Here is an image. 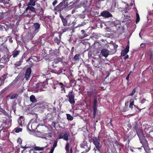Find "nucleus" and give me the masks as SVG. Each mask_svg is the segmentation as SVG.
Instances as JSON below:
<instances>
[{
    "mask_svg": "<svg viewBox=\"0 0 153 153\" xmlns=\"http://www.w3.org/2000/svg\"><path fill=\"white\" fill-rule=\"evenodd\" d=\"M33 30H31L30 32V37L31 38L37 33L39 30L40 25L38 23H34L33 26Z\"/></svg>",
    "mask_w": 153,
    "mask_h": 153,
    "instance_id": "obj_1",
    "label": "nucleus"
},
{
    "mask_svg": "<svg viewBox=\"0 0 153 153\" xmlns=\"http://www.w3.org/2000/svg\"><path fill=\"white\" fill-rule=\"evenodd\" d=\"M33 87L35 89L33 91L34 92L37 93L39 91H41L45 90L46 88L45 85L42 83H37L35 85H34Z\"/></svg>",
    "mask_w": 153,
    "mask_h": 153,
    "instance_id": "obj_2",
    "label": "nucleus"
},
{
    "mask_svg": "<svg viewBox=\"0 0 153 153\" xmlns=\"http://www.w3.org/2000/svg\"><path fill=\"white\" fill-rule=\"evenodd\" d=\"M135 125L134 126V129L137 131V134L140 139L143 137V134L142 129L140 128L138 129L137 123L135 122Z\"/></svg>",
    "mask_w": 153,
    "mask_h": 153,
    "instance_id": "obj_3",
    "label": "nucleus"
},
{
    "mask_svg": "<svg viewBox=\"0 0 153 153\" xmlns=\"http://www.w3.org/2000/svg\"><path fill=\"white\" fill-rule=\"evenodd\" d=\"M92 140L94 144L95 145L96 149L98 150H100V140L98 137H93Z\"/></svg>",
    "mask_w": 153,
    "mask_h": 153,
    "instance_id": "obj_4",
    "label": "nucleus"
},
{
    "mask_svg": "<svg viewBox=\"0 0 153 153\" xmlns=\"http://www.w3.org/2000/svg\"><path fill=\"white\" fill-rule=\"evenodd\" d=\"M68 101L72 105H74L75 103V101L74 100V96L73 93L72 91H69L68 93V95H66V97H68Z\"/></svg>",
    "mask_w": 153,
    "mask_h": 153,
    "instance_id": "obj_5",
    "label": "nucleus"
},
{
    "mask_svg": "<svg viewBox=\"0 0 153 153\" xmlns=\"http://www.w3.org/2000/svg\"><path fill=\"white\" fill-rule=\"evenodd\" d=\"M80 146L81 148L85 150V152L89 151L91 149V146L90 145L88 146L87 142L84 140L81 144Z\"/></svg>",
    "mask_w": 153,
    "mask_h": 153,
    "instance_id": "obj_6",
    "label": "nucleus"
},
{
    "mask_svg": "<svg viewBox=\"0 0 153 153\" xmlns=\"http://www.w3.org/2000/svg\"><path fill=\"white\" fill-rule=\"evenodd\" d=\"M27 7L26 8L25 11H27L28 10H30L31 12L33 13V16H34L36 13V11L35 9L32 6H27Z\"/></svg>",
    "mask_w": 153,
    "mask_h": 153,
    "instance_id": "obj_7",
    "label": "nucleus"
},
{
    "mask_svg": "<svg viewBox=\"0 0 153 153\" xmlns=\"http://www.w3.org/2000/svg\"><path fill=\"white\" fill-rule=\"evenodd\" d=\"M101 15L105 18H108L112 16V14L107 11H104L101 13Z\"/></svg>",
    "mask_w": 153,
    "mask_h": 153,
    "instance_id": "obj_8",
    "label": "nucleus"
},
{
    "mask_svg": "<svg viewBox=\"0 0 153 153\" xmlns=\"http://www.w3.org/2000/svg\"><path fill=\"white\" fill-rule=\"evenodd\" d=\"M62 3H60L55 8V9L57 11H60L62 10L64 8H65L66 7H65V5L66 4H65V5H63L62 4Z\"/></svg>",
    "mask_w": 153,
    "mask_h": 153,
    "instance_id": "obj_9",
    "label": "nucleus"
},
{
    "mask_svg": "<svg viewBox=\"0 0 153 153\" xmlns=\"http://www.w3.org/2000/svg\"><path fill=\"white\" fill-rule=\"evenodd\" d=\"M31 72V70L30 68H28L26 71L25 75V78L26 80H28L30 79Z\"/></svg>",
    "mask_w": 153,
    "mask_h": 153,
    "instance_id": "obj_10",
    "label": "nucleus"
},
{
    "mask_svg": "<svg viewBox=\"0 0 153 153\" xmlns=\"http://www.w3.org/2000/svg\"><path fill=\"white\" fill-rule=\"evenodd\" d=\"M100 54L102 55V56L106 58L109 54V51L107 49H103L101 50Z\"/></svg>",
    "mask_w": 153,
    "mask_h": 153,
    "instance_id": "obj_11",
    "label": "nucleus"
},
{
    "mask_svg": "<svg viewBox=\"0 0 153 153\" xmlns=\"http://www.w3.org/2000/svg\"><path fill=\"white\" fill-rule=\"evenodd\" d=\"M129 51V46L127 45L126 48L123 50H122L121 52V55L123 56H126Z\"/></svg>",
    "mask_w": 153,
    "mask_h": 153,
    "instance_id": "obj_12",
    "label": "nucleus"
},
{
    "mask_svg": "<svg viewBox=\"0 0 153 153\" xmlns=\"http://www.w3.org/2000/svg\"><path fill=\"white\" fill-rule=\"evenodd\" d=\"M18 122L20 126H23L25 124V120L24 117L22 116L20 117L18 119Z\"/></svg>",
    "mask_w": 153,
    "mask_h": 153,
    "instance_id": "obj_13",
    "label": "nucleus"
},
{
    "mask_svg": "<svg viewBox=\"0 0 153 153\" xmlns=\"http://www.w3.org/2000/svg\"><path fill=\"white\" fill-rule=\"evenodd\" d=\"M4 106L2 104H0V114H4L6 116H8L7 113L3 109Z\"/></svg>",
    "mask_w": 153,
    "mask_h": 153,
    "instance_id": "obj_14",
    "label": "nucleus"
},
{
    "mask_svg": "<svg viewBox=\"0 0 153 153\" xmlns=\"http://www.w3.org/2000/svg\"><path fill=\"white\" fill-rule=\"evenodd\" d=\"M59 50L55 49V50H52L51 49L49 50V53L50 54L53 53L54 55L56 56H58L59 54Z\"/></svg>",
    "mask_w": 153,
    "mask_h": 153,
    "instance_id": "obj_15",
    "label": "nucleus"
},
{
    "mask_svg": "<svg viewBox=\"0 0 153 153\" xmlns=\"http://www.w3.org/2000/svg\"><path fill=\"white\" fill-rule=\"evenodd\" d=\"M9 76V75L8 74H5L3 75V76H2L1 77H0V80L1 81H6V82L7 81L6 79L7 78H8V77Z\"/></svg>",
    "mask_w": 153,
    "mask_h": 153,
    "instance_id": "obj_16",
    "label": "nucleus"
},
{
    "mask_svg": "<svg viewBox=\"0 0 153 153\" xmlns=\"http://www.w3.org/2000/svg\"><path fill=\"white\" fill-rule=\"evenodd\" d=\"M36 0H30L29 1L27 4V6H34L36 4Z\"/></svg>",
    "mask_w": 153,
    "mask_h": 153,
    "instance_id": "obj_17",
    "label": "nucleus"
},
{
    "mask_svg": "<svg viewBox=\"0 0 153 153\" xmlns=\"http://www.w3.org/2000/svg\"><path fill=\"white\" fill-rule=\"evenodd\" d=\"M101 62L98 60H97L93 62V65L95 67H99Z\"/></svg>",
    "mask_w": 153,
    "mask_h": 153,
    "instance_id": "obj_18",
    "label": "nucleus"
},
{
    "mask_svg": "<svg viewBox=\"0 0 153 153\" xmlns=\"http://www.w3.org/2000/svg\"><path fill=\"white\" fill-rule=\"evenodd\" d=\"M60 17L62 19L63 25L64 26H67L68 24L66 19H65L63 18L61 15H60Z\"/></svg>",
    "mask_w": 153,
    "mask_h": 153,
    "instance_id": "obj_19",
    "label": "nucleus"
},
{
    "mask_svg": "<svg viewBox=\"0 0 153 153\" xmlns=\"http://www.w3.org/2000/svg\"><path fill=\"white\" fill-rule=\"evenodd\" d=\"M9 61V59L7 58H2L0 60V63H3L6 64Z\"/></svg>",
    "mask_w": 153,
    "mask_h": 153,
    "instance_id": "obj_20",
    "label": "nucleus"
},
{
    "mask_svg": "<svg viewBox=\"0 0 153 153\" xmlns=\"http://www.w3.org/2000/svg\"><path fill=\"white\" fill-rule=\"evenodd\" d=\"M30 101L32 102L35 103L37 102L35 96L33 95H31L30 97Z\"/></svg>",
    "mask_w": 153,
    "mask_h": 153,
    "instance_id": "obj_21",
    "label": "nucleus"
},
{
    "mask_svg": "<svg viewBox=\"0 0 153 153\" xmlns=\"http://www.w3.org/2000/svg\"><path fill=\"white\" fill-rule=\"evenodd\" d=\"M59 39L58 38L56 37L55 38L54 40V42L56 43L58 45H59L61 42V41L60 40L61 38V36L60 35H59Z\"/></svg>",
    "mask_w": 153,
    "mask_h": 153,
    "instance_id": "obj_22",
    "label": "nucleus"
},
{
    "mask_svg": "<svg viewBox=\"0 0 153 153\" xmlns=\"http://www.w3.org/2000/svg\"><path fill=\"white\" fill-rule=\"evenodd\" d=\"M20 51H14L13 52V53L11 56H13V58H15L19 54Z\"/></svg>",
    "mask_w": 153,
    "mask_h": 153,
    "instance_id": "obj_23",
    "label": "nucleus"
},
{
    "mask_svg": "<svg viewBox=\"0 0 153 153\" xmlns=\"http://www.w3.org/2000/svg\"><path fill=\"white\" fill-rule=\"evenodd\" d=\"M25 13L26 14V15H27L29 17H33L34 16H33V13L31 12L30 10L28 11H26L25 10Z\"/></svg>",
    "mask_w": 153,
    "mask_h": 153,
    "instance_id": "obj_24",
    "label": "nucleus"
},
{
    "mask_svg": "<svg viewBox=\"0 0 153 153\" xmlns=\"http://www.w3.org/2000/svg\"><path fill=\"white\" fill-rule=\"evenodd\" d=\"M60 138H63L64 140L68 141V135L66 133L62 136H60Z\"/></svg>",
    "mask_w": 153,
    "mask_h": 153,
    "instance_id": "obj_25",
    "label": "nucleus"
},
{
    "mask_svg": "<svg viewBox=\"0 0 153 153\" xmlns=\"http://www.w3.org/2000/svg\"><path fill=\"white\" fill-rule=\"evenodd\" d=\"M97 98L96 97H95L94 98V100L93 102V108H97Z\"/></svg>",
    "mask_w": 153,
    "mask_h": 153,
    "instance_id": "obj_26",
    "label": "nucleus"
},
{
    "mask_svg": "<svg viewBox=\"0 0 153 153\" xmlns=\"http://www.w3.org/2000/svg\"><path fill=\"white\" fill-rule=\"evenodd\" d=\"M34 149L36 151H42L45 149V147L35 146L34 147Z\"/></svg>",
    "mask_w": 153,
    "mask_h": 153,
    "instance_id": "obj_27",
    "label": "nucleus"
},
{
    "mask_svg": "<svg viewBox=\"0 0 153 153\" xmlns=\"http://www.w3.org/2000/svg\"><path fill=\"white\" fill-rule=\"evenodd\" d=\"M18 94L16 93H13L12 94L10 98V99H16L18 96Z\"/></svg>",
    "mask_w": 153,
    "mask_h": 153,
    "instance_id": "obj_28",
    "label": "nucleus"
},
{
    "mask_svg": "<svg viewBox=\"0 0 153 153\" xmlns=\"http://www.w3.org/2000/svg\"><path fill=\"white\" fill-rule=\"evenodd\" d=\"M23 57H22L21 58V59L19 61L16 62L15 64L16 67L17 66H19L21 65V63L23 62Z\"/></svg>",
    "mask_w": 153,
    "mask_h": 153,
    "instance_id": "obj_29",
    "label": "nucleus"
},
{
    "mask_svg": "<svg viewBox=\"0 0 153 153\" xmlns=\"http://www.w3.org/2000/svg\"><path fill=\"white\" fill-rule=\"evenodd\" d=\"M66 115H67V118L68 120L71 121L73 120V117L70 114H67Z\"/></svg>",
    "mask_w": 153,
    "mask_h": 153,
    "instance_id": "obj_30",
    "label": "nucleus"
},
{
    "mask_svg": "<svg viewBox=\"0 0 153 153\" xmlns=\"http://www.w3.org/2000/svg\"><path fill=\"white\" fill-rule=\"evenodd\" d=\"M68 0H62V1L60 3H62V4L63 5H65V4H66V5H65V7H66L68 5Z\"/></svg>",
    "mask_w": 153,
    "mask_h": 153,
    "instance_id": "obj_31",
    "label": "nucleus"
},
{
    "mask_svg": "<svg viewBox=\"0 0 153 153\" xmlns=\"http://www.w3.org/2000/svg\"><path fill=\"white\" fill-rule=\"evenodd\" d=\"M74 59L76 61H78L79 59V55L78 54L76 55L74 58Z\"/></svg>",
    "mask_w": 153,
    "mask_h": 153,
    "instance_id": "obj_32",
    "label": "nucleus"
},
{
    "mask_svg": "<svg viewBox=\"0 0 153 153\" xmlns=\"http://www.w3.org/2000/svg\"><path fill=\"white\" fill-rule=\"evenodd\" d=\"M136 23H137L140 20V18L139 16L138 13H136Z\"/></svg>",
    "mask_w": 153,
    "mask_h": 153,
    "instance_id": "obj_33",
    "label": "nucleus"
},
{
    "mask_svg": "<svg viewBox=\"0 0 153 153\" xmlns=\"http://www.w3.org/2000/svg\"><path fill=\"white\" fill-rule=\"evenodd\" d=\"M57 140L55 141L53 143V146L51 149L54 150V149L57 146Z\"/></svg>",
    "mask_w": 153,
    "mask_h": 153,
    "instance_id": "obj_34",
    "label": "nucleus"
},
{
    "mask_svg": "<svg viewBox=\"0 0 153 153\" xmlns=\"http://www.w3.org/2000/svg\"><path fill=\"white\" fill-rule=\"evenodd\" d=\"M22 128H16L14 129V131H15L16 133H18L20 131H22Z\"/></svg>",
    "mask_w": 153,
    "mask_h": 153,
    "instance_id": "obj_35",
    "label": "nucleus"
},
{
    "mask_svg": "<svg viewBox=\"0 0 153 153\" xmlns=\"http://www.w3.org/2000/svg\"><path fill=\"white\" fill-rule=\"evenodd\" d=\"M134 101H132V102H131L129 104V107L131 108V109H132L133 108V105H134Z\"/></svg>",
    "mask_w": 153,
    "mask_h": 153,
    "instance_id": "obj_36",
    "label": "nucleus"
},
{
    "mask_svg": "<svg viewBox=\"0 0 153 153\" xmlns=\"http://www.w3.org/2000/svg\"><path fill=\"white\" fill-rule=\"evenodd\" d=\"M97 109V108H93V116L94 118H95Z\"/></svg>",
    "mask_w": 153,
    "mask_h": 153,
    "instance_id": "obj_37",
    "label": "nucleus"
},
{
    "mask_svg": "<svg viewBox=\"0 0 153 153\" xmlns=\"http://www.w3.org/2000/svg\"><path fill=\"white\" fill-rule=\"evenodd\" d=\"M69 144L68 143H67L66 145L65 146V150L66 152H68L69 151Z\"/></svg>",
    "mask_w": 153,
    "mask_h": 153,
    "instance_id": "obj_38",
    "label": "nucleus"
},
{
    "mask_svg": "<svg viewBox=\"0 0 153 153\" xmlns=\"http://www.w3.org/2000/svg\"><path fill=\"white\" fill-rule=\"evenodd\" d=\"M17 142L18 143H19V144H21L22 142V139L20 138H19L17 140Z\"/></svg>",
    "mask_w": 153,
    "mask_h": 153,
    "instance_id": "obj_39",
    "label": "nucleus"
},
{
    "mask_svg": "<svg viewBox=\"0 0 153 153\" xmlns=\"http://www.w3.org/2000/svg\"><path fill=\"white\" fill-rule=\"evenodd\" d=\"M4 28L5 29L6 31H7L9 30V28H10L9 26L8 27H7L6 24L4 26Z\"/></svg>",
    "mask_w": 153,
    "mask_h": 153,
    "instance_id": "obj_40",
    "label": "nucleus"
},
{
    "mask_svg": "<svg viewBox=\"0 0 153 153\" xmlns=\"http://www.w3.org/2000/svg\"><path fill=\"white\" fill-rule=\"evenodd\" d=\"M136 92V90L135 89H134L132 90L131 93L129 94L130 96H133Z\"/></svg>",
    "mask_w": 153,
    "mask_h": 153,
    "instance_id": "obj_41",
    "label": "nucleus"
},
{
    "mask_svg": "<svg viewBox=\"0 0 153 153\" xmlns=\"http://www.w3.org/2000/svg\"><path fill=\"white\" fill-rule=\"evenodd\" d=\"M88 94L89 96L91 97L93 95V92L92 91H88Z\"/></svg>",
    "mask_w": 153,
    "mask_h": 153,
    "instance_id": "obj_42",
    "label": "nucleus"
},
{
    "mask_svg": "<svg viewBox=\"0 0 153 153\" xmlns=\"http://www.w3.org/2000/svg\"><path fill=\"white\" fill-rule=\"evenodd\" d=\"M85 16L84 14H81L79 15V17L81 19H84L85 18Z\"/></svg>",
    "mask_w": 153,
    "mask_h": 153,
    "instance_id": "obj_43",
    "label": "nucleus"
},
{
    "mask_svg": "<svg viewBox=\"0 0 153 153\" xmlns=\"http://www.w3.org/2000/svg\"><path fill=\"white\" fill-rule=\"evenodd\" d=\"M57 3V0H55L53 2L52 4L53 6H54Z\"/></svg>",
    "mask_w": 153,
    "mask_h": 153,
    "instance_id": "obj_44",
    "label": "nucleus"
},
{
    "mask_svg": "<svg viewBox=\"0 0 153 153\" xmlns=\"http://www.w3.org/2000/svg\"><path fill=\"white\" fill-rule=\"evenodd\" d=\"M146 46L145 43H142L140 44V46L142 48H143Z\"/></svg>",
    "mask_w": 153,
    "mask_h": 153,
    "instance_id": "obj_45",
    "label": "nucleus"
},
{
    "mask_svg": "<svg viewBox=\"0 0 153 153\" xmlns=\"http://www.w3.org/2000/svg\"><path fill=\"white\" fill-rule=\"evenodd\" d=\"M4 49L5 51H6L7 52H8L9 49L7 48V45H5L4 46Z\"/></svg>",
    "mask_w": 153,
    "mask_h": 153,
    "instance_id": "obj_46",
    "label": "nucleus"
},
{
    "mask_svg": "<svg viewBox=\"0 0 153 153\" xmlns=\"http://www.w3.org/2000/svg\"><path fill=\"white\" fill-rule=\"evenodd\" d=\"M10 97V95H8L7 96V97H6L5 100L6 101L7 103V101H9V99H8V97Z\"/></svg>",
    "mask_w": 153,
    "mask_h": 153,
    "instance_id": "obj_47",
    "label": "nucleus"
},
{
    "mask_svg": "<svg viewBox=\"0 0 153 153\" xmlns=\"http://www.w3.org/2000/svg\"><path fill=\"white\" fill-rule=\"evenodd\" d=\"M30 153H37V152H35L33 150H30L29 151Z\"/></svg>",
    "mask_w": 153,
    "mask_h": 153,
    "instance_id": "obj_48",
    "label": "nucleus"
},
{
    "mask_svg": "<svg viewBox=\"0 0 153 153\" xmlns=\"http://www.w3.org/2000/svg\"><path fill=\"white\" fill-rule=\"evenodd\" d=\"M61 90H62V92H65V90L64 89V87H63V86L62 87H61Z\"/></svg>",
    "mask_w": 153,
    "mask_h": 153,
    "instance_id": "obj_49",
    "label": "nucleus"
},
{
    "mask_svg": "<svg viewBox=\"0 0 153 153\" xmlns=\"http://www.w3.org/2000/svg\"><path fill=\"white\" fill-rule=\"evenodd\" d=\"M54 151V150L53 149H51L50 151L48 153H53Z\"/></svg>",
    "mask_w": 153,
    "mask_h": 153,
    "instance_id": "obj_50",
    "label": "nucleus"
},
{
    "mask_svg": "<svg viewBox=\"0 0 153 153\" xmlns=\"http://www.w3.org/2000/svg\"><path fill=\"white\" fill-rule=\"evenodd\" d=\"M59 85L61 87L63 86V84L61 82L59 83Z\"/></svg>",
    "mask_w": 153,
    "mask_h": 153,
    "instance_id": "obj_51",
    "label": "nucleus"
},
{
    "mask_svg": "<svg viewBox=\"0 0 153 153\" xmlns=\"http://www.w3.org/2000/svg\"><path fill=\"white\" fill-rule=\"evenodd\" d=\"M130 74H128V76H127V77L126 78V80H128V79H129V76Z\"/></svg>",
    "mask_w": 153,
    "mask_h": 153,
    "instance_id": "obj_52",
    "label": "nucleus"
},
{
    "mask_svg": "<svg viewBox=\"0 0 153 153\" xmlns=\"http://www.w3.org/2000/svg\"><path fill=\"white\" fill-rule=\"evenodd\" d=\"M39 107H40L39 108H45V106H43V105H42V106L40 105Z\"/></svg>",
    "mask_w": 153,
    "mask_h": 153,
    "instance_id": "obj_53",
    "label": "nucleus"
},
{
    "mask_svg": "<svg viewBox=\"0 0 153 153\" xmlns=\"http://www.w3.org/2000/svg\"><path fill=\"white\" fill-rule=\"evenodd\" d=\"M128 55H126V56H125V59H126L128 58Z\"/></svg>",
    "mask_w": 153,
    "mask_h": 153,
    "instance_id": "obj_54",
    "label": "nucleus"
},
{
    "mask_svg": "<svg viewBox=\"0 0 153 153\" xmlns=\"http://www.w3.org/2000/svg\"><path fill=\"white\" fill-rule=\"evenodd\" d=\"M4 65H0V68H3L4 67ZM1 70V69H0V70Z\"/></svg>",
    "mask_w": 153,
    "mask_h": 153,
    "instance_id": "obj_55",
    "label": "nucleus"
},
{
    "mask_svg": "<svg viewBox=\"0 0 153 153\" xmlns=\"http://www.w3.org/2000/svg\"><path fill=\"white\" fill-rule=\"evenodd\" d=\"M133 106H134V108H138V107L136 105H133Z\"/></svg>",
    "mask_w": 153,
    "mask_h": 153,
    "instance_id": "obj_56",
    "label": "nucleus"
},
{
    "mask_svg": "<svg viewBox=\"0 0 153 153\" xmlns=\"http://www.w3.org/2000/svg\"><path fill=\"white\" fill-rule=\"evenodd\" d=\"M21 147L22 148H24L25 149L27 148V147H26L25 146H21Z\"/></svg>",
    "mask_w": 153,
    "mask_h": 153,
    "instance_id": "obj_57",
    "label": "nucleus"
},
{
    "mask_svg": "<svg viewBox=\"0 0 153 153\" xmlns=\"http://www.w3.org/2000/svg\"><path fill=\"white\" fill-rule=\"evenodd\" d=\"M4 1V0H0V3L3 2Z\"/></svg>",
    "mask_w": 153,
    "mask_h": 153,
    "instance_id": "obj_58",
    "label": "nucleus"
},
{
    "mask_svg": "<svg viewBox=\"0 0 153 153\" xmlns=\"http://www.w3.org/2000/svg\"><path fill=\"white\" fill-rule=\"evenodd\" d=\"M48 146V145H47L46 146H45L44 147H45V149Z\"/></svg>",
    "mask_w": 153,
    "mask_h": 153,
    "instance_id": "obj_59",
    "label": "nucleus"
},
{
    "mask_svg": "<svg viewBox=\"0 0 153 153\" xmlns=\"http://www.w3.org/2000/svg\"><path fill=\"white\" fill-rule=\"evenodd\" d=\"M2 150V148L1 147H0V152Z\"/></svg>",
    "mask_w": 153,
    "mask_h": 153,
    "instance_id": "obj_60",
    "label": "nucleus"
},
{
    "mask_svg": "<svg viewBox=\"0 0 153 153\" xmlns=\"http://www.w3.org/2000/svg\"><path fill=\"white\" fill-rule=\"evenodd\" d=\"M13 41L11 40H10V42H12Z\"/></svg>",
    "mask_w": 153,
    "mask_h": 153,
    "instance_id": "obj_61",
    "label": "nucleus"
},
{
    "mask_svg": "<svg viewBox=\"0 0 153 153\" xmlns=\"http://www.w3.org/2000/svg\"><path fill=\"white\" fill-rule=\"evenodd\" d=\"M132 4H131V5L132 6Z\"/></svg>",
    "mask_w": 153,
    "mask_h": 153,
    "instance_id": "obj_62",
    "label": "nucleus"
},
{
    "mask_svg": "<svg viewBox=\"0 0 153 153\" xmlns=\"http://www.w3.org/2000/svg\"><path fill=\"white\" fill-rule=\"evenodd\" d=\"M81 153H85V152H84V151H83V152H82Z\"/></svg>",
    "mask_w": 153,
    "mask_h": 153,
    "instance_id": "obj_63",
    "label": "nucleus"
},
{
    "mask_svg": "<svg viewBox=\"0 0 153 153\" xmlns=\"http://www.w3.org/2000/svg\"><path fill=\"white\" fill-rule=\"evenodd\" d=\"M41 44H42V45H44V43H42L41 42Z\"/></svg>",
    "mask_w": 153,
    "mask_h": 153,
    "instance_id": "obj_64",
    "label": "nucleus"
}]
</instances>
